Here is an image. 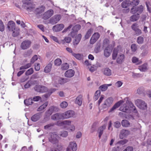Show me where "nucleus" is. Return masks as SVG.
Masks as SVG:
<instances>
[{"mask_svg":"<svg viewBox=\"0 0 151 151\" xmlns=\"http://www.w3.org/2000/svg\"><path fill=\"white\" fill-rule=\"evenodd\" d=\"M101 92L100 90H98L95 93V95L93 97L95 101L97 100L100 96Z\"/></svg>","mask_w":151,"mask_h":151,"instance_id":"nucleus-40","label":"nucleus"},{"mask_svg":"<svg viewBox=\"0 0 151 151\" xmlns=\"http://www.w3.org/2000/svg\"><path fill=\"white\" fill-rule=\"evenodd\" d=\"M53 11L50 9L45 12L43 15V18L44 19H47L51 17L53 14Z\"/></svg>","mask_w":151,"mask_h":151,"instance_id":"nucleus-12","label":"nucleus"},{"mask_svg":"<svg viewBox=\"0 0 151 151\" xmlns=\"http://www.w3.org/2000/svg\"><path fill=\"white\" fill-rule=\"evenodd\" d=\"M77 145L75 142H70L67 148L66 151H76L77 149Z\"/></svg>","mask_w":151,"mask_h":151,"instance_id":"nucleus-8","label":"nucleus"},{"mask_svg":"<svg viewBox=\"0 0 151 151\" xmlns=\"http://www.w3.org/2000/svg\"><path fill=\"white\" fill-rule=\"evenodd\" d=\"M139 26L136 23L133 24L131 26L132 29L134 32L135 34L137 36H138L142 33L141 30L138 28Z\"/></svg>","mask_w":151,"mask_h":151,"instance_id":"nucleus-5","label":"nucleus"},{"mask_svg":"<svg viewBox=\"0 0 151 151\" xmlns=\"http://www.w3.org/2000/svg\"><path fill=\"white\" fill-rule=\"evenodd\" d=\"M139 14H134L131 16L130 17L129 19L130 21L132 22H134L137 20L139 18Z\"/></svg>","mask_w":151,"mask_h":151,"instance_id":"nucleus-26","label":"nucleus"},{"mask_svg":"<svg viewBox=\"0 0 151 151\" xmlns=\"http://www.w3.org/2000/svg\"><path fill=\"white\" fill-rule=\"evenodd\" d=\"M112 85V84H104L101 85L99 87V90L101 91H106L108 88L109 86H111Z\"/></svg>","mask_w":151,"mask_h":151,"instance_id":"nucleus-20","label":"nucleus"},{"mask_svg":"<svg viewBox=\"0 0 151 151\" xmlns=\"http://www.w3.org/2000/svg\"><path fill=\"white\" fill-rule=\"evenodd\" d=\"M71 38L70 37H65L64 40V43L65 42V41L67 43H69L71 41Z\"/></svg>","mask_w":151,"mask_h":151,"instance_id":"nucleus-64","label":"nucleus"},{"mask_svg":"<svg viewBox=\"0 0 151 151\" xmlns=\"http://www.w3.org/2000/svg\"><path fill=\"white\" fill-rule=\"evenodd\" d=\"M34 89L36 91L40 93H45L48 91V88L47 87L41 85L35 86Z\"/></svg>","mask_w":151,"mask_h":151,"instance_id":"nucleus-3","label":"nucleus"},{"mask_svg":"<svg viewBox=\"0 0 151 151\" xmlns=\"http://www.w3.org/2000/svg\"><path fill=\"white\" fill-rule=\"evenodd\" d=\"M8 28L10 31H13L15 29V24L12 21H9L8 24Z\"/></svg>","mask_w":151,"mask_h":151,"instance_id":"nucleus-18","label":"nucleus"},{"mask_svg":"<svg viewBox=\"0 0 151 151\" xmlns=\"http://www.w3.org/2000/svg\"><path fill=\"white\" fill-rule=\"evenodd\" d=\"M61 18L60 15H55L50 18V22L52 24H55L59 21Z\"/></svg>","mask_w":151,"mask_h":151,"instance_id":"nucleus-6","label":"nucleus"},{"mask_svg":"<svg viewBox=\"0 0 151 151\" xmlns=\"http://www.w3.org/2000/svg\"><path fill=\"white\" fill-rule=\"evenodd\" d=\"M137 12L140 14L143 11V6L142 5H140L139 7H136Z\"/></svg>","mask_w":151,"mask_h":151,"instance_id":"nucleus-51","label":"nucleus"},{"mask_svg":"<svg viewBox=\"0 0 151 151\" xmlns=\"http://www.w3.org/2000/svg\"><path fill=\"white\" fill-rule=\"evenodd\" d=\"M62 63L61 60L59 58H57L54 61L55 65L56 66H59Z\"/></svg>","mask_w":151,"mask_h":151,"instance_id":"nucleus-47","label":"nucleus"},{"mask_svg":"<svg viewBox=\"0 0 151 151\" xmlns=\"http://www.w3.org/2000/svg\"><path fill=\"white\" fill-rule=\"evenodd\" d=\"M75 73V72L73 70L69 69L65 72V76L67 78H71L74 76Z\"/></svg>","mask_w":151,"mask_h":151,"instance_id":"nucleus-17","label":"nucleus"},{"mask_svg":"<svg viewBox=\"0 0 151 151\" xmlns=\"http://www.w3.org/2000/svg\"><path fill=\"white\" fill-rule=\"evenodd\" d=\"M134 6H133L130 11V12L132 14H134L137 12L136 7H134Z\"/></svg>","mask_w":151,"mask_h":151,"instance_id":"nucleus-60","label":"nucleus"},{"mask_svg":"<svg viewBox=\"0 0 151 151\" xmlns=\"http://www.w3.org/2000/svg\"><path fill=\"white\" fill-rule=\"evenodd\" d=\"M73 55L76 58L79 60H81L82 58V55L79 54L73 53Z\"/></svg>","mask_w":151,"mask_h":151,"instance_id":"nucleus-49","label":"nucleus"},{"mask_svg":"<svg viewBox=\"0 0 151 151\" xmlns=\"http://www.w3.org/2000/svg\"><path fill=\"white\" fill-rule=\"evenodd\" d=\"M81 28L80 25L77 24L72 29L75 32H77Z\"/></svg>","mask_w":151,"mask_h":151,"instance_id":"nucleus-53","label":"nucleus"},{"mask_svg":"<svg viewBox=\"0 0 151 151\" xmlns=\"http://www.w3.org/2000/svg\"><path fill=\"white\" fill-rule=\"evenodd\" d=\"M68 105L67 102L65 101H63L60 104V106L62 108H66Z\"/></svg>","mask_w":151,"mask_h":151,"instance_id":"nucleus-48","label":"nucleus"},{"mask_svg":"<svg viewBox=\"0 0 151 151\" xmlns=\"http://www.w3.org/2000/svg\"><path fill=\"white\" fill-rule=\"evenodd\" d=\"M129 106L130 107L133 109V112L135 113H137V111L135 107L134 106L133 103L130 102L129 103Z\"/></svg>","mask_w":151,"mask_h":151,"instance_id":"nucleus-56","label":"nucleus"},{"mask_svg":"<svg viewBox=\"0 0 151 151\" xmlns=\"http://www.w3.org/2000/svg\"><path fill=\"white\" fill-rule=\"evenodd\" d=\"M139 3V0H133L132 2H131L130 4L132 6H136L138 5Z\"/></svg>","mask_w":151,"mask_h":151,"instance_id":"nucleus-55","label":"nucleus"},{"mask_svg":"<svg viewBox=\"0 0 151 151\" xmlns=\"http://www.w3.org/2000/svg\"><path fill=\"white\" fill-rule=\"evenodd\" d=\"M147 63H145L139 67V69L141 71L145 72L147 69Z\"/></svg>","mask_w":151,"mask_h":151,"instance_id":"nucleus-28","label":"nucleus"},{"mask_svg":"<svg viewBox=\"0 0 151 151\" xmlns=\"http://www.w3.org/2000/svg\"><path fill=\"white\" fill-rule=\"evenodd\" d=\"M31 66V63H28L25 65H22L19 68L20 70H25L30 68Z\"/></svg>","mask_w":151,"mask_h":151,"instance_id":"nucleus-37","label":"nucleus"},{"mask_svg":"<svg viewBox=\"0 0 151 151\" xmlns=\"http://www.w3.org/2000/svg\"><path fill=\"white\" fill-rule=\"evenodd\" d=\"M41 98L39 96H35L32 99V101H38L39 100H41Z\"/></svg>","mask_w":151,"mask_h":151,"instance_id":"nucleus-59","label":"nucleus"},{"mask_svg":"<svg viewBox=\"0 0 151 151\" xmlns=\"http://www.w3.org/2000/svg\"><path fill=\"white\" fill-rule=\"evenodd\" d=\"M59 109L56 106H52L46 112L47 116H50L54 112H57L58 111Z\"/></svg>","mask_w":151,"mask_h":151,"instance_id":"nucleus-10","label":"nucleus"},{"mask_svg":"<svg viewBox=\"0 0 151 151\" xmlns=\"http://www.w3.org/2000/svg\"><path fill=\"white\" fill-rule=\"evenodd\" d=\"M144 41L143 38L141 36L139 37L137 39V42L138 44H141L143 43Z\"/></svg>","mask_w":151,"mask_h":151,"instance_id":"nucleus-54","label":"nucleus"},{"mask_svg":"<svg viewBox=\"0 0 151 151\" xmlns=\"http://www.w3.org/2000/svg\"><path fill=\"white\" fill-rule=\"evenodd\" d=\"M38 59V57L37 55H35L31 58L30 63H31V64L33 63Z\"/></svg>","mask_w":151,"mask_h":151,"instance_id":"nucleus-46","label":"nucleus"},{"mask_svg":"<svg viewBox=\"0 0 151 151\" xmlns=\"http://www.w3.org/2000/svg\"><path fill=\"white\" fill-rule=\"evenodd\" d=\"M35 81H32L31 80L29 81L27 83L24 85V87L25 88H29L32 85H33Z\"/></svg>","mask_w":151,"mask_h":151,"instance_id":"nucleus-33","label":"nucleus"},{"mask_svg":"<svg viewBox=\"0 0 151 151\" xmlns=\"http://www.w3.org/2000/svg\"><path fill=\"white\" fill-rule=\"evenodd\" d=\"M81 35L79 34L75 37V39L73 42V45H76L79 43L81 39Z\"/></svg>","mask_w":151,"mask_h":151,"instance_id":"nucleus-23","label":"nucleus"},{"mask_svg":"<svg viewBox=\"0 0 151 151\" xmlns=\"http://www.w3.org/2000/svg\"><path fill=\"white\" fill-rule=\"evenodd\" d=\"M34 72V70L32 68H30L27 70L25 72V74L26 76H29L31 75Z\"/></svg>","mask_w":151,"mask_h":151,"instance_id":"nucleus-43","label":"nucleus"},{"mask_svg":"<svg viewBox=\"0 0 151 151\" xmlns=\"http://www.w3.org/2000/svg\"><path fill=\"white\" fill-rule=\"evenodd\" d=\"M113 101V99L111 97H109L106 99L104 102L109 107L110 106Z\"/></svg>","mask_w":151,"mask_h":151,"instance_id":"nucleus-32","label":"nucleus"},{"mask_svg":"<svg viewBox=\"0 0 151 151\" xmlns=\"http://www.w3.org/2000/svg\"><path fill=\"white\" fill-rule=\"evenodd\" d=\"M52 66V63H49L45 67L44 69V71L46 73H49L51 70Z\"/></svg>","mask_w":151,"mask_h":151,"instance_id":"nucleus-25","label":"nucleus"},{"mask_svg":"<svg viewBox=\"0 0 151 151\" xmlns=\"http://www.w3.org/2000/svg\"><path fill=\"white\" fill-rule=\"evenodd\" d=\"M129 1H124L122 3V8H127L129 5Z\"/></svg>","mask_w":151,"mask_h":151,"instance_id":"nucleus-45","label":"nucleus"},{"mask_svg":"<svg viewBox=\"0 0 151 151\" xmlns=\"http://www.w3.org/2000/svg\"><path fill=\"white\" fill-rule=\"evenodd\" d=\"M111 51L108 49V47H106L104 51V55L107 57H109Z\"/></svg>","mask_w":151,"mask_h":151,"instance_id":"nucleus-42","label":"nucleus"},{"mask_svg":"<svg viewBox=\"0 0 151 151\" xmlns=\"http://www.w3.org/2000/svg\"><path fill=\"white\" fill-rule=\"evenodd\" d=\"M106 127V124H104L102 126L100 127L98 130L97 132L99 133V137L100 139L103 134V131L105 129Z\"/></svg>","mask_w":151,"mask_h":151,"instance_id":"nucleus-19","label":"nucleus"},{"mask_svg":"<svg viewBox=\"0 0 151 151\" xmlns=\"http://www.w3.org/2000/svg\"><path fill=\"white\" fill-rule=\"evenodd\" d=\"M50 38L53 40L54 41L58 43L59 44H64V41L63 40H62L61 41H59L57 38L54 36H50Z\"/></svg>","mask_w":151,"mask_h":151,"instance_id":"nucleus-31","label":"nucleus"},{"mask_svg":"<svg viewBox=\"0 0 151 151\" xmlns=\"http://www.w3.org/2000/svg\"><path fill=\"white\" fill-rule=\"evenodd\" d=\"M82 96L79 95L76 99L75 102L76 104H78L79 106H81L82 104Z\"/></svg>","mask_w":151,"mask_h":151,"instance_id":"nucleus-24","label":"nucleus"},{"mask_svg":"<svg viewBox=\"0 0 151 151\" xmlns=\"http://www.w3.org/2000/svg\"><path fill=\"white\" fill-rule=\"evenodd\" d=\"M100 36V34L98 32L95 33L90 40V44H93L99 38Z\"/></svg>","mask_w":151,"mask_h":151,"instance_id":"nucleus-9","label":"nucleus"},{"mask_svg":"<svg viewBox=\"0 0 151 151\" xmlns=\"http://www.w3.org/2000/svg\"><path fill=\"white\" fill-rule=\"evenodd\" d=\"M69 68V65L67 63H63L61 65V68L63 70H66Z\"/></svg>","mask_w":151,"mask_h":151,"instance_id":"nucleus-44","label":"nucleus"},{"mask_svg":"<svg viewBox=\"0 0 151 151\" xmlns=\"http://www.w3.org/2000/svg\"><path fill=\"white\" fill-rule=\"evenodd\" d=\"M131 49L133 52H135L137 50L136 45L134 44H133L131 45Z\"/></svg>","mask_w":151,"mask_h":151,"instance_id":"nucleus-62","label":"nucleus"},{"mask_svg":"<svg viewBox=\"0 0 151 151\" xmlns=\"http://www.w3.org/2000/svg\"><path fill=\"white\" fill-rule=\"evenodd\" d=\"M24 102L25 104L27 106L31 105L33 103V101L32 98H29L24 100Z\"/></svg>","mask_w":151,"mask_h":151,"instance_id":"nucleus-35","label":"nucleus"},{"mask_svg":"<svg viewBox=\"0 0 151 151\" xmlns=\"http://www.w3.org/2000/svg\"><path fill=\"white\" fill-rule=\"evenodd\" d=\"M118 51L115 48L112 54V58L113 60H115L117 55Z\"/></svg>","mask_w":151,"mask_h":151,"instance_id":"nucleus-50","label":"nucleus"},{"mask_svg":"<svg viewBox=\"0 0 151 151\" xmlns=\"http://www.w3.org/2000/svg\"><path fill=\"white\" fill-rule=\"evenodd\" d=\"M48 103L47 102H45L41 106L37 109L38 111H41L44 109H45L47 106Z\"/></svg>","mask_w":151,"mask_h":151,"instance_id":"nucleus-41","label":"nucleus"},{"mask_svg":"<svg viewBox=\"0 0 151 151\" xmlns=\"http://www.w3.org/2000/svg\"><path fill=\"white\" fill-rule=\"evenodd\" d=\"M22 2L23 4L28 5H30L31 6L27 8V10L28 11H30L34 7L33 5V1L32 0H23Z\"/></svg>","mask_w":151,"mask_h":151,"instance_id":"nucleus-7","label":"nucleus"},{"mask_svg":"<svg viewBox=\"0 0 151 151\" xmlns=\"http://www.w3.org/2000/svg\"><path fill=\"white\" fill-rule=\"evenodd\" d=\"M124 55L123 54H121L120 55L117 59V62L121 64L123 61L124 59Z\"/></svg>","mask_w":151,"mask_h":151,"instance_id":"nucleus-30","label":"nucleus"},{"mask_svg":"<svg viewBox=\"0 0 151 151\" xmlns=\"http://www.w3.org/2000/svg\"><path fill=\"white\" fill-rule=\"evenodd\" d=\"M93 29L91 28L88 31L86 34L85 36V37L86 39H88L90 37L93 32Z\"/></svg>","mask_w":151,"mask_h":151,"instance_id":"nucleus-38","label":"nucleus"},{"mask_svg":"<svg viewBox=\"0 0 151 151\" xmlns=\"http://www.w3.org/2000/svg\"><path fill=\"white\" fill-rule=\"evenodd\" d=\"M12 35L14 37H16L17 36L19 35V31L17 30H14L12 31Z\"/></svg>","mask_w":151,"mask_h":151,"instance_id":"nucleus-61","label":"nucleus"},{"mask_svg":"<svg viewBox=\"0 0 151 151\" xmlns=\"http://www.w3.org/2000/svg\"><path fill=\"white\" fill-rule=\"evenodd\" d=\"M31 44V42L30 40H25L22 42L20 47L23 50H26L30 47Z\"/></svg>","mask_w":151,"mask_h":151,"instance_id":"nucleus-4","label":"nucleus"},{"mask_svg":"<svg viewBox=\"0 0 151 151\" xmlns=\"http://www.w3.org/2000/svg\"><path fill=\"white\" fill-rule=\"evenodd\" d=\"M132 60L133 63H136L137 65L140 64L142 63L141 60H139L138 58L135 57H133L132 59Z\"/></svg>","mask_w":151,"mask_h":151,"instance_id":"nucleus-27","label":"nucleus"},{"mask_svg":"<svg viewBox=\"0 0 151 151\" xmlns=\"http://www.w3.org/2000/svg\"><path fill=\"white\" fill-rule=\"evenodd\" d=\"M130 133V132L128 130L122 129L120 132L119 136L121 139H122L124 137H126Z\"/></svg>","mask_w":151,"mask_h":151,"instance_id":"nucleus-16","label":"nucleus"},{"mask_svg":"<svg viewBox=\"0 0 151 151\" xmlns=\"http://www.w3.org/2000/svg\"><path fill=\"white\" fill-rule=\"evenodd\" d=\"M124 103V101L122 100H120L116 103L110 109L109 111V113L112 112L115 110L116 109L119 107L120 105Z\"/></svg>","mask_w":151,"mask_h":151,"instance_id":"nucleus-14","label":"nucleus"},{"mask_svg":"<svg viewBox=\"0 0 151 151\" xmlns=\"http://www.w3.org/2000/svg\"><path fill=\"white\" fill-rule=\"evenodd\" d=\"M60 135L63 137H66L68 135V132L66 131H63L60 132Z\"/></svg>","mask_w":151,"mask_h":151,"instance_id":"nucleus-52","label":"nucleus"},{"mask_svg":"<svg viewBox=\"0 0 151 151\" xmlns=\"http://www.w3.org/2000/svg\"><path fill=\"white\" fill-rule=\"evenodd\" d=\"M40 64L39 63H35V68L37 71L40 70Z\"/></svg>","mask_w":151,"mask_h":151,"instance_id":"nucleus-58","label":"nucleus"},{"mask_svg":"<svg viewBox=\"0 0 151 151\" xmlns=\"http://www.w3.org/2000/svg\"><path fill=\"white\" fill-rule=\"evenodd\" d=\"M56 90V89L54 88H52L50 89L49 90H48V96H50L52 93L55 92Z\"/></svg>","mask_w":151,"mask_h":151,"instance_id":"nucleus-63","label":"nucleus"},{"mask_svg":"<svg viewBox=\"0 0 151 151\" xmlns=\"http://www.w3.org/2000/svg\"><path fill=\"white\" fill-rule=\"evenodd\" d=\"M135 105L139 108L142 110L147 109V105L145 101L141 99H137L135 101Z\"/></svg>","mask_w":151,"mask_h":151,"instance_id":"nucleus-1","label":"nucleus"},{"mask_svg":"<svg viewBox=\"0 0 151 151\" xmlns=\"http://www.w3.org/2000/svg\"><path fill=\"white\" fill-rule=\"evenodd\" d=\"M51 119L54 120H58L64 119L63 113H57L51 116Z\"/></svg>","mask_w":151,"mask_h":151,"instance_id":"nucleus-13","label":"nucleus"},{"mask_svg":"<svg viewBox=\"0 0 151 151\" xmlns=\"http://www.w3.org/2000/svg\"><path fill=\"white\" fill-rule=\"evenodd\" d=\"M122 126L124 127H128L130 126L129 122L126 120H123L122 121Z\"/></svg>","mask_w":151,"mask_h":151,"instance_id":"nucleus-39","label":"nucleus"},{"mask_svg":"<svg viewBox=\"0 0 151 151\" xmlns=\"http://www.w3.org/2000/svg\"><path fill=\"white\" fill-rule=\"evenodd\" d=\"M41 115L40 113H38L32 116L31 118V120L33 122H36L41 117Z\"/></svg>","mask_w":151,"mask_h":151,"instance_id":"nucleus-22","label":"nucleus"},{"mask_svg":"<svg viewBox=\"0 0 151 151\" xmlns=\"http://www.w3.org/2000/svg\"><path fill=\"white\" fill-rule=\"evenodd\" d=\"M48 137L49 141L52 143L56 144L58 142V136L55 132L50 133Z\"/></svg>","mask_w":151,"mask_h":151,"instance_id":"nucleus-2","label":"nucleus"},{"mask_svg":"<svg viewBox=\"0 0 151 151\" xmlns=\"http://www.w3.org/2000/svg\"><path fill=\"white\" fill-rule=\"evenodd\" d=\"M129 107L127 106V104H124L120 107L119 110L123 112H126L129 110Z\"/></svg>","mask_w":151,"mask_h":151,"instance_id":"nucleus-29","label":"nucleus"},{"mask_svg":"<svg viewBox=\"0 0 151 151\" xmlns=\"http://www.w3.org/2000/svg\"><path fill=\"white\" fill-rule=\"evenodd\" d=\"M72 121L70 120H66L62 121L60 123V124L62 126H70L71 123Z\"/></svg>","mask_w":151,"mask_h":151,"instance_id":"nucleus-36","label":"nucleus"},{"mask_svg":"<svg viewBox=\"0 0 151 151\" xmlns=\"http://www.w3.org/2000/svg\"><path fill=\"white\" fill-rule=\"evenodd\" d=\"M103 73L104 75L107 76H110L111 74V70L108 68H105Z\"/></svg>","mask_w":151,"mask_h":151,"instance_id":"nucleus-34","label":"nucleus"},{"mask_svg":"<svg viewBox=\"0 0 151 151\" xmlns=\"http://www.w3.org/2000/svg\"><path fill=\"white\" fill-rule=\"evenodd\" d=\"M63 114L64 119H66L73 117L74 114V112L72 110H69L63 113Z\"/></svg>","mask_w":151,"mask_h":151,"instance_id":"nucleus-11","label":"nucleus"},{"mask_svg":"<svg viewBox=\"0 0 151 151\" xmlns=\"http://www.w3.org/2000/svg\"><path fill=\"white\" fill-rule=\"evenodd\" d=\"M4 29V26L1 20L0 19V31L3 32Z\"/></svg>","mask_w":151,"mask_h":151,"instance_id":"nucleus-57","label":"nucleus"},{"mask_svg":"<svg viewBox=\"0 0 151 151\" xmlns=\"http://www.w3.org/2000/svg\"><path fill=\"white\" fill-rule=\"evenodd\" d=\"M45 9L44 6H41L36 9L35 12L36 14H40L44 11Z\"/></svg>","mask_w":151,"mask_h":151,"instance_id":"nucleus-21","label":"nucleus"},{"mask_svg":"<svg viewBox=\"0 0 151 151\" xmlns=\"http://www.w3.org/2000/svg\"><path fill=\"white\" fill-rule=\"evenodd\" d=\"M64 27V25L63 24H57L53 27L52 29L54 31L58 32L61 30Z\"/></svg>","mask_w":151,"mask_h":151,"instance_id":"nucleus-15","label":"nucleus"}]
</instances>
